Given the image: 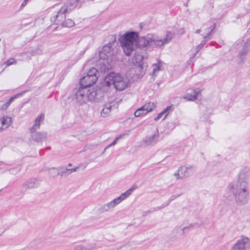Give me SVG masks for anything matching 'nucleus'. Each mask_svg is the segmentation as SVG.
<instances>
[{
  "instance_id": "1",
  "label": "nucleus",
  "mask_w": 250,
  "mask_h": 250,
  "mask_svg": "<svg viewBox=\"0 0 250 250\" xmlns=\"http://www.w3.org/2000/svg\"><path fill=\"white\" fill-rule=\"evenodd\" d=\"M250 168H242L236 180L230 182L227 188L225 197L229 199H234L237 204L245 205L249 200V179Z\"/></svg>"
},
{
  "instance_id": "2",
  "label": "nucleus",
  "mask_w": 250,
  "mask_h": 250,
  "mask_svg": "<svg viewBox=\"0 0 250 250\" xmlns=\"http://www.w3.org/2000/svg\"><path fill=\"white\" fill-rule=\"evenodd\" d=\"M143 37L139 38L138 33L135 32H127L121 37V44L126 56H129L138 46L140 47L148 46L141 44L140 40Z\"/></svg>"
},
{
  "instance_id": "3",
  "label": "nucleus",
  "mask_w": 250,
  "mask_h": 250,
  "mask_svg": "<svg viewBox=\"0 0 250 250\" xmlns=\"http://www.w3.org/2000/svg\"><path fill=\"white\" fill-rule=\"evenodd\" d=\"M130 84L129 79L119 73H110L105 77L103 85L107 87L113 85L118 90H123Z\"/></svg>"
},
{
  "instance_id": "4",
  "label": "nucleus",
  "mask_w": 250,
  "mask_h": 250,
  "mask_svg": "<svg viewBox=\"0 0 250 250\" xmlns=\"http://www.w3.org/2000/svg\"><path fill=\"white\" fill-rule=\"evenodd\" d=\"M173 36V33L170 31H167L164 37H161L157 34H147L141 38L140 42L142 45L160 47L170 42Z\"/></svg>"
},
{
  "instance_id": "5",
  "label": "nucleus",
  "mask_w": 250,
  "mask_h": 250,
  "mask_svg": "<svg viewBox=\"0 0 250 250\" xmlns=\"http://www.w3.org/2000/svg\"><path fill=\"white\" fill-rule=\"evenodd\" d=\"M98 99V90L94 88H87L82 86L76 90L73 97V100L82 105L89 101H94Z\"/></svg>"
},
{
  "instance_id": "6",
  "label": "nucleus",
  "mask_w": 250,
  "mask_h": 250,
  "mask_svg": "<svg viewBox=\"0 0 250 250\" xmlns=\"http://www.w3.org/2000/svg\"><path fill=\"white\" fill-rule=\"evenodd\" d=\"M113 51L109 44L105 45L102 48L98 54H95L96 59L98 65L101 66V69L105 71L110 68L112 62V56Z\"/></svg>"
},
{
  "instance_id": "7",
  "label": "nucleus",
  "mask_w": 250,
  "mask_h": 250,
  "mask_svg": "<svg viewBox=\"0 0 250 250\" xmlns=\"http://www.w3.org/2000/svg\"><path fill=\"white\" fill-rule=\"evenodd\" d=\"M134 189V188H130L125 192L122 193L119 196L104 204L102 208L103 211H108L115 208L128 197L131 194Z\"/></svg>"
},
{
  "instance_id": "8",
  "label": "nucleus",
  "mask_w": 250,
  "mask_h": 250,
  "mask_svg": "<svg viewBox=\"0 0 250 250\" xmlns=\"http://www.w3.org/2000/svg\"><path fill=\"white\" fill-rule=\"evenodd\" d=\"M230 250H250V238L242 235Z\"/></svg>"
},
{
  "instance_id": "9",
  "label": "nucleus",
  "mask_w": 250,
  "mask_h": 250,
  "mask_svg": "<svg viewBox=\"0 0 250 250\" xmlns=\"http://www.w3.org/2000/svg\"><path fill=\"white\" fill-rule=\"evenodd\" d=\"M194 169L192 166L186 165L181 167L174 176L177 179L187 177L194 173Z\"/></svg>"
},
{
  "instance_id": "10",
  "label": "nucleus",
  "mask_w": 250,
  "mask_h": 250,
  "mask_svg": "<svg viewBox=\"0 0 250 250\" xmlns=\"http://www.w3.org/2000/svg\"><path fill=\"white\" fill-rule=\"evenodd\" d=\"M78 169V167H76L72 168H68L67 167L64 168L52 167L49 169V173L53 176L59 175L60 174L62 175H67L72 172L76 171Z\"/></svg>"
},
{
  "instance_id": "11",
  "label": "nucleus",
  "mask_w": 250,
  "mask_h": 250,
  "mask_svg": "<svg viewBox=\"0 0 250 250\" xmlns=\"http://www.w3.org/2000/svg\"><path fill=\"white\" fill-rule=\"evenodd\" d=\"M118 107V103L116 101H111L105 104L101 112V116L103 117L108 116L111 111Z\"/></svg>"
},
{
  "instance_id": "12",
  "label": "nucleus",
  "mask_w": 250,
  "mask_h": 250,
  "mask_svg": "<svg viewBox=\"0 0 250 250\" xmlns=\"http://www.w3.org/2000/svg\"><path fill=\"white\" fill-rule=\"evenodd\" d=\"M97 81L94 76L84 74L80 80V84L81 86L87 88L95 84Z\"/></svg>"
},
{
  "instance_id": "13",
  "label": "nucleus",
  "mask_w": 250,
  "mask_h": 250,
  "mask_svg": "<svg viewBox=\"0 0 250 250\" xmlns=\"http://www.w3.org/2000/svg\"><path fill=\"white\" fill-rule=\"evenodd\" d=\"M147 58V55L144 52H137L132 58V62L134 65L145 64V61Z\"/></svg>"
},
{
  "instance_id": "14",
  "label": "nucleus",
  "mask_w": 250,
  "mask_h": 250,
  "mask_svg": "<svg viewBox=\"0 0 250 250\" xmlns=\"http://www.w3.org/2000/svg\"><path fill=\"white\" fill-rule=\"evenodd\" d=\"M213 28V27H208L206 25H204L200 29L197 30L196 33H201L203 38H206L209 35Z\"/></svg>"
},
{
  "instance_id": "15",
  "label": "nucleus",
  "mask_w": 250,
  "mask_h": 250,
  "mask_svg": "<svg viewBox=\"0 0 250 250\" xmlns=\"http://www.w3.org/2000/svg\"><path fill=\"white\" fill-rule=\"evenodd\" d=\"M135 75L138 78H142L143 77L146 71V66L145 64L135 65Z\"/></svg>"
},
{
  "instance_id": "16",
  "label": "nucleus",
  "mask_w": 250,
  "mask_h": 250,
  "mask_svg": "<svg viewBox=\"0 0 250 250\" xmlns=\"http://www.w3.org/2000/svg\"><path fill=\"white\" fill-rule=\"evenodd\" d=\"M30 131L32 139L37 142L42 141L46 137V134L44 132H38L36 131Z\"/></svg>"
},
{
  "instance_id": "17",
  "label": "nucleus",
  "mask_w": 250,
  "mask_h": 250,
  "mask_svg": "<svg viewBox=\"0 0 250 250\" xmlns=\"http://www.w3.org/2000/svg\"><path fill=\"white\" fill-rule=\"evenodd\" d=\"M96 245L93 243L81 245L75 247L73 250H95Z\"/></svg>"
},
{
  "instance_id": "18",
  "label": "nucleus",
  "mask_w": 250,
  "mask_h": 250,
  "mask_svg": "<svg viewBox=\"0 0 250 250\" xmlns=\"http://www.w3.org/2000/svg\"><path fill=\"white\" fill-rule=\"evenodd\" d=\"M44 120V115L41 114L39 115L37 118L36 119L34 124L32 127L30 129L31 131H36L37 129L39 128L40 124Z\"/></svg>"
},
{
  "instance_id": "19",
  "label": "nucleus",
  "mask_w": 250,
  "mask_h": 250,
  "mask_svg": "<svg viewBox=\"0 0 250 250\" xmlns=\"http://www.w3.org/2000/svg\"><path fill=\"white\" fill-rule=\"evenodd\" d=\"M156 103L154 102H148L145 104L142 107L146 114L153 111L156 107Z\"/></svg>"
},
{
  "instance_id": "20",
  "label": "nucleus",
  "mask_w": 250,
  "mask_h": 250,
  "mask_svg": "<svg viewBox=\"0 0 250 250\" xmlns=\"http://www.w3.org/2000/svg\"><path fill=\"white\" fill-rule=\"evenodd\" d=\"M158 137V133H155L148 137H146L144 140V142L146 146L150 145L152 144L155 143L157 141Z\"/></svg>"
},
{
  "instance_id": "21",
  "label": "nucleus",
  "mask_w": 250,
  "mask_h": 250,
  "mask_svg": "<svg viewBox=\"0 0 250 250\" xmlns=\"http://www.w3.org/2000/svg\"><path fill=\"white\" fill-rule=\"evenodd\" d=\"M153 74L156 75L159 71L164 69L163 63L159 60H157L156 63H154L152 65Z\"/></svg>"
},
{
  "instance_id": "22",
  "label": "nucleus",
  "mask_w": 250,
  "mask_h": 250,
  "mask_svg": "<svg viewBox=\"0 0 250 250\" xmlns=\"http://www.w3.org/2000/svg\"><path fill=\"white\" fill-rule=\"evenodd\" d=\"M70 6V4L69 3H66L64 4L61 9L58 12V14L56 16V17L58 18L61 15H62V18H65L64 15L68 12V9L69 6Z\"/></svg>"
},
{
  "instance_id": "23",
  "label": "nucleus",
  "mask_w": 250,
  "mask_h": 250,
  "mask_svg": "<svg viewBox=\"0 0 250 250\" xmlns=\"http://www.w3.org/2000/svg\"><path fill=\"white\" fill-rule=\"evenodd\" d=\"M200 92V89H196L193 90V94H187L184 96V98L188 101H193L196 99L197 96Z\"/></svg>"
},
{
  "instance_id": "24",
  "label": "nucleus",
  "mask_w": 250,
  "mask_h": 250,
  "mask_svg": "<svg viewBox=\"0 0 250 250\" xmlns=\"http://www.w3.org/2000/svg\"><path fill=\"white\" fill-rule=\"evenodd\" d=\"M2 125L4 128H7L12 123V119L11 117L4 116L0 119Z\"/></svg>"
},
{
  "instance_id": "25",
  "label": "nucleus",
  "mask_w": 250,
  "mask_h": 250,
  "mask_svg": "<svg viewBox=\"0 0 250 250\" xmlns=\"http://www.w3.org/2000/svg\"><path fill=\"white\" fill-rule=\"evenodd\" d=\"M85 74L87 76L90 75L91 76H94L96 79H98V72L97 70L94 67L90 68L86 71Z\"/></svg>"
},
{
  "instance_id": "26",
  "label": "nucleus",
  "mask_w": 250,
  "mask_h": 250,
  "mask_svg": "<svg viewBox=\"0 0 250 250\" xmlns=\"http://www.w3.org/2000/svg\"><path fill=\"white\" fill-rule=\"evenodd\" d=\"M18 97V95L11 97L8 101H7L5 103L1 105V108L3 110L6 109L8 108V107L10 105V104H11V103L13 102L14 100Z\"/></svg>"
},
{
  "instance_id": "27",
  "label": "nucleus",
  "mask_w": 250,
  "mask_h": 250,
  "mask_svg": "<svg viewBox=\"0 0 250 250\" xmlns=\"http://www.w3.org/2000/svg\"><path fill=\"white\" fill-rule=\"evenodd\" d=\"M25 184L28 188H34L38 186V182L37 180L32 179L28 181Z\"/></svg>"
},
{
  "instance_id": "28",
  "label": "nucleus",
  "mask_w": 250,
  "mask_h": 250,
  "mask_svg": "<svg viewBox=\"0 0 250 250\" xmlns=\"http://www.w3.org/2000/svg\"><path fill=\"white\" fill-rule=\"evenodd\" d=\"M146 114L145 112V110L143 109V107H141V108L138 109L134 112V116L136 117H138L142 115H146Z\"/></svg>"
},
{
  "instance_id": "29",
  "label": "nucleus",
  "mask_w": 250,
  "mask_h": 250,
  "mask_svg": "<svg viewBox=\"0 0 250 250\" xmlns=\"http://www.w3.org/2000/svg\"><path fill=\"white\" fill-rule=\"evenodd\" d=\"M172 110L173 107L172 105L168 106L165 109H164L162 111L164 112V114H165V117H167L169 113Z\"/></svg>"
},
{
  "instance_id": "30",
  "label": "nucleus",
  "mask_w": 250,
  "mask_h": 250,
  "mask_svg": "<svg viewBox=\"0 0 250 250\" xmlns=\"http://www.w3.org/2000/svg\"><path fill=\"white\" fill-rule=\"evenodd\" d=\"M64 24L66 27H71L74 25V22L72 20L70 19H68L65 21Z\"/></svg>"
},
{
  "instance_id": "31",
  "label": "nucleus",
  "mask_w": 250,
  "mask_h": 250,
  "mask_svg": "<svg viewBox=\"0 0 250 250\" xmlns=\"http://www.w3.org/2000/svg\"><path fill=\"white\" fill-rule=\"evenodd\" d=\"M165 114H164V112L162 111L160 113L158 116L154 119L155 121H158L160 119L163 118V120H165L167 117H165Z\"/></svg>"
},
{
  "instance_id": "32",
  "label": "nucleus",
  "mask_w": 250,
  "mask_h": 250,
  "mask_svg": "<svg viewBox=\"0 0 250 250\" xmlns=\"http://www.w3.org/2000/svg\"><path fill=\"white\" fill-rule=\"evenodd\" d=\"M16 63V61L14 59H10L5 62L7 66L14 64Z\"/></svg>"
},
{
  "instance_id": "33",
  "label": "nucleus",
  "mask_w": 250,
  "mask_h": 250,
  "mask_svg": "<svg viewBox=\"0 0 250 250\" xmlns=\"http://www.w3.org/2000/svg\"><path fill=\"white\" fill-rule=\"evenodd\" d=\"M118 140V138H116V139H115L110 145H108L106 146V148L111 147V146L115 145L117 143Z\"/></svg>"
},
{
  "instance_id": "34",
  "label": "nucleus",
  "mask_w": 250,
  "mask_h": 250,
  "mask_svg": "<svg viewBox=\"0 0 250 250\" xmlns=\"http://www.w3.org/2000/svg\"><path fill=\"white\" fill-rule=\"evenodd\" d=\"M192 227H193V225H189V226H187V227H185L183 228L182 229V231H183V232H185V231L186 229H190V228H192Z\"/></svg>"
},
{
  "instance_id": "35",
  "label": "nucleus",
  "mask_w": 250,
  "mask_h": 250,
  "mask_svg": "<svg viewBox=\"0 0 250 250\" xmlns=\"http://www.w3.org/2000/svg\"><path fill=\"white\" fill-rule=\"evenodd\" d=\"M29 0H24L22 3H21V8H23V7H24L27 3V2L29 1Z\"/></svg>"
},
{
  "instance_id": "36",
  "label": "nucleus",
  "mask_w": 250,
  "mask_h": 250,
  "mask_svg": "<svg viewBox=\"0 0 250 250\" xmlns=\"http://www.w3.org/2000/svg\"><path fill=\"white\" fill-rule=\"evenodd\" d=\"M179 32L181 34H183L185 33V30L183 28H181L179 30Z\"/></svg>"
},
{
  "instance_id": "37",
  "label": "nucleus",
  "mask_w": 250,
  "mask_h": 250,
  "mask_svg": "<svg viewBox=\"0 0 250 250\" xmlns=\"http://www.w3.org/2000/svg\"><path fill=\"white\" fill-rule=\"evenodd\" d=\"M71 166H72V164H69L68 165V167H71Z\"/></svg>"
}]
</instances>
